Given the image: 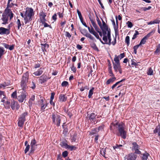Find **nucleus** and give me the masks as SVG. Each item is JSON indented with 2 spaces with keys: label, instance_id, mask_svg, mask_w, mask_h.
Instances as JSON below:
<instances>
[{
  "label": "nucleus",
  "instance_id": "f257e3e1",
  "mask_svg": "<svg viewBox=\"0 0 160 160\" xmlns=\"http://www.w3.org/2000/svg\"><path fill=\"white\" fill-rule=\"evenodd\" d=\"M113 127L117 129L118 131L116 134L118 136H121L123 139L126 138L127 132L125 130V125L123 123L116 122L112 123L110 126L111 130L113 129Z\"/></svg>",
  "mask_w": 160,
  "mask_h": 160
},
{
  "label": "nucleus",
  "instance_id": "f03ea898",
  "mask_svg": "<svg viewBox=\"0 0 160 160\" xmlns=\"http://www.w3.org/2000/svg\"><path fill=\"white\" fill-rule=\"evenodd\" d=\"M7 7L4 13L2 15V20L3 22L2 23L3 24H5L8 23V17H9L10 19H11L13 17V14L11 9H9Z\"/></svg>",
  "mask_w": 160,
  "mask_h": 160
},
{
  "label": "nucleus",
  "instance_id": "7ed1b4c3",
  "mask_svg": "<svg viewBox=\"0 0 160 160\" xmlns=\"http://www.w3.org/2000/svg\"><path fill=\"white\" fill-rule=\"evenodd\" d=\"M26 17L25 18V24L29 23L32 20V17L34 15L33 10L32 8H27L25 12Z\"/></svg>",
  "mask_w": 160,
  "mask_h": 160
},
{
  "label": "nucleus",
  "instance_id": "20e7f679",
  "mask_svg": "<svg viewBox=\"0 0 160 160\" xmlns=\"http://www.w3.org/2000/svg\"><path fill=\"white\" fill-rule=\"evenodd\" d=\"M28 78V73L24 74L23 76L21 82V86L22 89L24 90L27 87V83Z\"/></svg>",
  "mask_w": 160,
  "mask_h": 160
},
{
  "label": "nucleus",
  "instance_id": "39448f33",
  "mask_svg": "<svg viewBox=\"0 0 160 160\" xmlns=\"http://www.w3.org/2000/svg\"><path fill=\"white\" fill-rule=\"evenodd\" d=\"M52 122L53 123L58 126L60 125L61 120V117L59 115L56 114H53L52 115Z\"/></svg>",
  "mask_w": 160,
  "mask_h": 160
},
{
  "label": "nucleus",
  "instance_id": "423d86ee",
  "mask_svg": "<svg viewBox=\"0 0 160 160\" xmlns=\"http://www.w3.org/2000/svg\"><path fill=\"white\" fill-rule=\"evenodd\" d=\"M37 142L35 139H33L31 141L30 146L31 147L30 150L29 155H30L32 153H33L37 148Z\"/></svg>",
  "mask_w": 160,
  "mask_h": 160
},
{
  "label": "nucleus",
  "instance_id": "0eeeda50",
  "mask_svg": "<svg viewBox=\"0 0 160 160\" xmlns=\"http://www.w3.org/2000/svg\"><path fill=\"white\" fill-rule=\"evenodd\" d=\"M102 33L103 36L102 38L103 40L104 41V43H107V34L108 33V32H110V30H109L108 28L102 29Z\"/></svg>",
  "mask_w": 160,
  "mask_h": 160
},
{
  "label": "nucleus",
  "instance_id": "6e6552de",
  "mask_svg": "<svg viewBox=\"0 0 160 160\" xmlns=\"http://www.w3.org/2000/svg\"><path fill=\"white\" fill-rule=\"evenodd\" d=\"M137 157L135 153H131L125 156L124 160H135Z\"/></svg>",
  "mask_w": 160,
  "mask_h": 160
},
{
  "label": "nucleus",
  "instance_id": "1a4fd4ad",
  "mask_svg": "<svg viewBox=\"0 0 160 160\" xmlns=\"http://www.w3.org/2000/svg\"><path fill=\"white\" fill-rule=\"evenodd\" d=\"M26 97V95L25 93L22 92L17 97V99L18 101L21 102H22Z\"/></svg>",
  "mask_w": 160,
  "mask_h": 160
},
{
  "label": "nucleus",
  "instance_id": "9d476101",
  "mask_svg": "<svg viewBox=\"0 0 160 160\" xmlns=\"http://www.w3.org/2000/svg\"><path fill=\"white\" fill-rule=\"evenodd\" d=\"M113 68L116 72L119 71L120 74L122 73V70L120 64H113Z\"/></svg>",
  "mask_w": 160,
  "mask_h": 160
},
{
  "label": "nucleus",
  "instance_id": "9b49d317",
  "mask_svg": "<svg viewBox=\"0 0 160 160\" xmlns=\"http://www.w3.org/2000/svg\"><path fill=\"white\" fill-rule=\"evenodd\" d=\"M10 33L9 29L3 27L0 28V34L8 35Z\"/></svg>",
  "mask_w": 160,
  "mask_h": 160
},
{
  "label": "nucleus",
  "instance_id": "f8f14e48",
  "mask_svg": "<svg viewBox=\"0 0 160 160\" xmlns=\"http://www.w3.org/2000/svg\"><path fill=\"white\" fill-rule=\"evenodd\" d=\"M133 149L135 150V152L137 154H140L141 152L139 150V146L135 142H133L132 143Z\"/></svg>",
  "mask_w": 160,
  "mask_h": 160
},
{
  "label": "nucleus",
  "instance_id": "ddd939ff",
  "mask_svg": "<svg viewBox=\"0 0 160 160\" xmlns=\"http://www.w3.org/2000/svg\"><path fill=\"white\" fill-rule=\"evenodd\" d=\"M96 115L95 114L93 113H92L90 114H88L87 116V118L91 121H92L95 122L96 119Z\"/></svg>",
  "mask_w": 160,
  "mask_h": 160
},
{
  "label": "nucleus",
  "instance_id": "4468645a",
  "mask_svg": "<svg viewBox=\"0 0 160 160\" xmlns=\"http://www.w3.org/2000/svg\"><path fill=\"white\" fill-rule=\"evenodd\" d=\"M50 78H48L46 76H42L40 77V78L39 79V83L42 84L46 81H47Z\"/></svg>",
  "mask_w": 160,
  "mask_h": 160
},
{
  "label": "nucleus",
  "instance_id": "2eb2a0df",
  "mask_svg": "<svg viewBox=\"0 0 160 160\" xmlns=\"http://www.w3.org/2000/svg\"><path fill=\"white\" fill-rule=\"evenodd\" d=\"M107 43L106 44H108L109 45L111 44V32H108V33L107 34Z\"/></svg>",
  "mask_w": 160,
  "mask_h": 160
},
{
  "label": "nucleus",
  "instance_id": "dca6fc26",
  "mask_svg": "<svg viewBox=\"0 0 160 160\" xmlns=\"http://www.w3.org/2000/svg\"><path fill=\"white\" fill-rule=\"evenodd\" d=\"M59 100L60 102H65L67 99V97L64 94H61L59 97Z\"/></svg>",
  "mask_w": 160,
  "mask_h": 160
},
{
  "label": "nucleus",
  "instance_id": "f3484780",
  "mask_svg": "<svg viewBox=\"0 0 160 160\" xmlns=\"http://www.w3.org/2000/svg\"><path fill=\"white\" fill-rule=\"evenodd\" d=\"M109 150V149L107 148H102L100 150L101 154L103 156L105 157V154H107V152Z\"/></svg>",
  "mask_w": 160,
  "mask_h": 160
},
{
  "label": "nucleus",
  "instance_id": "a211bd4d",
  "mask_svg": "<svg viewBox=\"0 0 160 160\" xmlns=\"http://www.w3.org/2000/svg\"><path fill=\"white\" fill-rule=\"evenodd\" d=\"M43 68H40L38 70L35 72L33 74L36 76H38L41 75L43 72Z\"/></svg>",
  "mask_w": 160,
  "mask_h": 160
},
{
  "label": "nucleus",
  "instance_id": "6ab92c4d",
  "mask_svg": "<svg viewBox=\"0 0 160 160\" xmlns=\"http://www.w3.org/2000/svg\"><path fill=\"white\" fill-rule=\"evenodd\" d=\"M153 132L154 133H158V136L160 137V126H157L154 130Z\"/></svg>",
  "mask_w": 160,
  "mask_h": 160
},
{
  "label": "nucleus",
  "instance_id": "aec40b11",
  "mask_svg": "<svg viewBox=\"0 0 160 160\" xmlns=\"http://www.w3.org/2000/svg\"><path fill=\"white\" fill-rule=\"evenodd\" d=\"M116 79V78L115 77H113L112 78H110L108 80L106 83L107 84H109L111 83H112L115 81Z\"/></svg>",
  "mask_w": 160,
  "mask_h": 160
},
{
  "label": "nucleus",
  "instance_id": "412c9836",
  "mask_svg": "<svg viewBox=\"0 0 160 160\" xmlns=\"http://www.w3.org/2000/svg\"><path fill=\"white\" fill-rule=\"evenodd\" d=\"M114 61L115 62H113V64H120L119 59L116 55H115Z\"/></svg>",
  "mask_w": 160,
  "mask_h": 160
},
{
  "label": "nucleus",
  "instance_id": "4be33fe9",
  "mask_svg": "<svg viewBox=\"0 0 160 160\" xmlns=\"http://www.w3.org/2000/svg\"><path fill=\"white\" fill-rule=\"evenodd\" d=\"M17 104V102L13 100L12 101L11 103V107L12 109L14 110L16 108V106Z\"/></svg>",
  "mask_w": 160,
  "mask_h": 160
},
{
  "label": "nucleus",
  "instance_id": "5701e85b",
  "mask_svg": "<svg viewBox=\"0 0 160 160\" xmlns=\"http://www.w3.org/2000/svg\"><path fill=\"white\" fill-rule=\"evenodd\" d=\"M93 34L96 37V38L97 39H99L100 42L103 44H105V43H104V42H103L101 40V39L99 38V37L98 34L96 32H94V33Z\"/></svg>",
  "mask_w": 160,
  "mask_h": 160
},
{
  "label": "nucleus",
  "instance_id": "b1692460",
  "mask_svg": "<svg viewBox=\"0 0 160 160\" xmlns=\"http://www.w3.org/2000/svg\"><path fill=\"white\" fill-rule=\"evenodd\" d=\"M46 13L42 11L39 13V15L40 16V19L45 18V17L46 16Z\"/></svg>",
  "mask_w": 160,
  "mask_h": 160
},
{
  "label": "nucleus",
  "instance_id": "393cba45",
  "mask_svg": "<svg viewBox=\"0 0 160 160\" xmlns=\"http://www.w3.org/2000/svg\"><path fill=\"white\" fill-rule=\"evenodd\" d=\"M41 46H42V48L43 51H44V49L46 51V49L48 48L49 47L48 44H41Z\"/></svg>",
  "mask_w": 160,
  "mask_h": 160
},
{
  "label": "nucleus",
  "instance_id": "a878e982",
  "mask_svg": "<svg viewBox=\"0 0 160 160\" xmlns=\"http://www.w3.org/2000/svg\"><path fill=\"white\" fill-rule=\"evenodd\" d=\"M155 30L154 29L152 30L151 32L148 33L144 37H146V38L147 39L148 38H149L151 35H152L153 34L155 33Z\"/></svg>",
  "mask_w": 160,
  "mask_h": 160
},
{
  "label": "nucleus",
  "instance_id": "bb28decb",
  "mask_svg": "<svg viewBox=\"0 0 160 160\" xmlns=\"http://www.w3.org/2000/svg\"><path fill=\"white\" fill-rule=\"evenodd\" d=\"M25 120L21 119L19 118V121L18 122V126L21 127H22Z\"/></svg>",
  "mask_w": 160,
  "mask_h": 160
},
{
  "label": "nucleus",
  "instance_id": "cd10ccee",
  "mask_svg": "<svg viewBox=\"0 0 160 160\" xmlns=\"http://www.w3.org/2000/svg\"><path fill=\"white\" fill-rule=\"evenodd\" d=\"M10 85V83L8 82H4V83L0 84V88H4Z\"/></svg>",
  "mask_w": 160,
  "mask_h": 160
},
{
  "label": "nucleus",
  "instance_id": "c85d7f7f",
  "mask_svg": "<svg viewBox=\"0 0 160 160\" xmlns=\"http://www.w3.org/2000/svg\"><path fill=\"white\" fill-rule=\"evenodd\" d=\"M27 115V112H25L22 114L19 118L25 121V117Z\"/></svg>",
  "mask_w": 160,
  "mask_h": 160
},
{
  "label": "nucleus",
  "instance_id": "c756f323",
  "mask_svg": "<svg viewBox=\"0 0 160 160\" xmlns=\"http://www.w3.org/2000/svg\"><path fill=\"white\" fill-rule=\"evenodd\" d=\"M102 27H101V28H100L101 29H107V28H108V26H107V25H106L104 21L102 19Z\"/></svg>",
  "mask_w": 160,
  "mask_h": 160
},
{
  "label": "nucleus",
  "instance_id": "7c9ffc66",
  "mask_svg": "<svg viewBox=\"0 0 160 160\" xmlns=\"http://www.w3.org/2000/svg\"><path fill=\"white\" fill-rule=\"evenodd\" d=\"M125 80V79H123L122 80H121V81L117 82L115 84H114L113 86H112V89H113L115 87H116L118 84L119 83H120L121 82H122Z\"/></svg>",
  "mask_w": 160,
  "mask_h": 160
},
{
  "label": "nucleus",
  "instance_id": "2f4dec72",
  "mask_svg": "<svg viewBox=\"0 0 160 160\" xmlns=\"http://www.w3.org/2000/svg\"><path fill=\"white\" fill-rule=\"evenodd\" d=\"M94 89V88H92L89 91L88 97L89 98H90L91 97L92 95L93 94V91Z\"/></svg>",
  "mask_w": 160,
  "mask_h": 160
},
{
  "label": "nucleus",
  "instance_id": "473e14b6",
  "mask_svg": "<svg viewBox=\"0 0 160 160\" xmlns=\"http://www.w3.org/2000/svg\"><path fill=\"white\" fill-rule=\"evenodd\" d=\"M147 39L146 38V37H144L142 40H141L140 42L139 43L140 45H141L142 44H144L147 40Z\"/></svg>",
  "mask_w": 160,
  "mask_h": 160
},
{
  "label": "nucleus",
  "instance_id": "72a5a7b5",
  "mask_svg": "<svg viewBox=\"0 0 160 160\" xmlns=\"http://www.w3.org/2000/svg\"><path fill=\"white\" fill-rule=\"evenodd\" d=\"M147 74L149 75H152L153 74V71L151 68H149L147 72Z\"/></svg>",
  "mask_w": 160,
  "mask_h": 160
},
{
  "label": "nucleus",
  "instance_id": "f704fd0d",
  "mask_svg": "<svg viewBox=\"0 0 160 160\" xmlns=\"http://www.w3.org/2000/svg\"><path fill=\"white\" fill-rule=\"evenodd\" d=\"M83 35L86 37L89 38L91 40H93L94 38L92 37L91 35L88 33H86L85 34H83Z\"/></svg>",
  "mask_w": 160,
  "mask_h": 160
},
{
  "label": "nucleus",
  "instance_id": "c9c22d12",
  "mask_svg": "<svg viewBox=\"0 0 160 160\" xmlns=\"http://www.w3.org/2000/svg\"><path fill=\"white\" fill-rule=\"evenodd\" d=\"M89 18L90 19V20L93 27L94 28L95 27H96V26H97V25H96L93 19L91 18L90 17H89Z\"/></svg>",
  "mask_w": 160,
  "mask_h": 160
},
{
  "label": "nucleus",
  "instance_id": "e433bc0d",
  "mask_svg": "<svg viewBox=\"0 0 160 160\" xmlns=\"http://www.w3.org/2000/svg\"><path fill=\"white\" fill-rule=\"evenodd\" d=\"M77 12L81 21H82L83 18L81 12L78 9L77 10Z\"/></svg>",
  "mask_w": 160,
  "mask_h": 160
},
{
  "label": "nucleus",
  "instance_id": "4c0bfd02",
  "mask_svg": "<svg viewBox=\"0 0 160 160\" xmlns=\"http://www.w3.org/2000/svg\"><path fill=\"white\" fill-rule=\"evenodd\" d=\"M135 33H134L132 38V39L133 40L135 39L137 37L138 35L139 34V32L137 31H135Z\"/></svg>",
  "mask_w": 160,
  "mask_h": 160
},
{
  "label": "nucleus",
  "instance_id": "58836bf2",
  "mask_svg": "<svg viewBox=\"0 0 160 160\" xmlns=\"http://www.w3.org/2000/svg\"><path fill=\"white\" fill-rule=\"evenodd\" d=\"M35 99V96L34 95H32L29 100V104L32 105V101L34 100Z\"/></svg>",
  "mask_w": 160,
  "mask_h": 160
},
{
  "label": "nucleus",
  "instance_id": "ea45409f",
  "mask_svg": "<svg viewBox=\"0 0 160 160\" xmlns=\"http://www.w3.org/2000/svg\"><path fill=\"white\" fill-rule=\"evenodd\" d=\"M129 37L128 36H127L126 37L125 39V42L128 45H129Z\"/></svg>",
  "mask_w": 160,
  "mask_h": 160
},
{
  "label": "nucleus",
  "instance_id": "a19ab883",
  "mask_svg": "<svg viewBox=\"0 0 160 160\" xmlns=\"http://www.w3.org/2000/svg\"><path fill=\"white\" fill-rule=\"evenodd\" d=\"M160 52V44H159L157 47L156 50L155 51V53H159Z\"/></svg>",
  "mask_w": 160,
  "mask_h": 160
},
{
  "label": "nucleus",
  "instance_id": "79ce46f5",
  "mask_svg": "<svg viewBox=\"0 0 160 160\" xmlns=\"http://www.w3.org/2000/svg\"><path fill=\"white\" fill-rule=\"evenodd\" d=\"M61 145L62 147L65 148H67L68 146V145L66 143L64 142H62L61 143Z\"/></svg>",
  "mask_w": 160,
  "mask_h": 160
},
{
  "label": "nucleus",
  "instance_id": "37998d69",
  "mask_svg": "<svg viewBox=\"0 0 160 160\" xmlns=\"http://www.w3.org/2000/svg\"><path fill=\"white\" fill-rule=\"evenodd\" d=\"M2 98H6V97L4 94V92L0 91V99Z\"/></svg>",
  "mask_w": 160,
  "mask_h": 160
},
{
  "label": "nucleus",
  "instance_id": "c03bdc74",
  "mask_svg": "<svg viewBox=\"0 0 160 160\" xmlns=\"http://www.w3.org/2000/svg\"><path fill=\"white\" fill-rule=\"evenodd\" d=\"M67 148L70 149L71 151H72L73 150H75L76 148L73 146H69L68 145Z\"/></svg>",
  "mask_w": 160,
  "mask_h": 160
},
{
  "label": "nucleus",
  "instance_id": "a18cd8bd",
  "mask_svg": "<svg viewBox=\"0 0 160 160\" xmlns=\"http://www.w3.org/2000/svg\"><path fill=\"white\" fill-rule=\"evenodd\" d=\"M148 154L147 153L144 154L143 155L142 160H147Z\"/></svg>",
  "mask_w": 160,
  "mask_h": 160
},
{
  "label": "nucleus",
  "instance_id": "49530a36",
  "mask_svg": "<svg viewBox=\"0 0 160 160\" xmlns=\"http://www.w3.org/2000/svg\"><path fill=\"white\" fill-rule=\"evenodd\" d=\"M126 24L128 25V28H131L133 26V24L132 22L130 21H128L127 22H126Z\"/></svg>",
  "mask_w": 160,
  "mask_h": 160
},
{
  "label": "nucleus",
  "instance_id": "de8ad7c7",
  "mask_svg": "<svg viewBox=\"0 0 160 160\" xmlns=\"http://www.w3.org/2000/svg\"><path fill=\"white\" fill-rule=\"evenodd\" d=\"M26 146V148L24 150V152L25 153H26L27 152L29 151L30 148V146L28 144Z\"/></svg>",
  "mask_w": 160,
  "mask_h": 160
},
{
  "label": "nucleus",
  "instance_id": "09e8293b",
  "mask_svg": "<svg viewBox=\"0 0 160 160\" xmlns=\"http://www.w3.org/2000/svg\"><path fill=\"white\" fill-rule=\"evenodd\" d=\"M17 24L18 25V29H19L20 27L21 26V22L20 20L19 19H18L17 22Z\"/></svg>",
  "mask_w": 160,
  "mask_h": 160
},
{
  "label": "nucleus",
  "instance_id": "8fccbe9b",
  "mask_svg": "<svg viewBox=\"0 0 160 160\" xmlns=\"http://www.w3.org/2000/svg\"><path fill=\"white\" fill-rule=\"evenodd\" d=\"M65 34L66 37H68L69 38L71 37V35L67 31L65 32Z\"/></svg>",
  "mask_w": 160,
  "mask_h": 160
},
{
  "label": "nucleus",
  "instance_id": "3c124183",
  "mask_svg": "<svg viewBox=\"0 0 160 160\" xmlns=\"http://www.w3.org/2000/svg\"><path fill=\"white\" fill-rule=\"evenodd\" d=\"M71 70L73 72H76V68L74 66V64L73 63L72 64V66L71 67Z\"/></svg>",
  "mask_w": 160,
  "mask_h": 160
},
{
  "label": "nucleus",
  "instance_id": "603ef678",
  "mask_svg": "<svg viewBox=\"0 0 160 160\" xmlns=\"http://www.w3.org/2000/svg\"><path fill=\"white\" fill-rule=\"evenodd\" d=\"M91 47L94 49L96 50L98 49V48L94 43H92L91 44Z\"/></svg>",
  "mask_w": 160,
  "mask_h": 160
},
{
  "label": "nucleus",
  "instance_id": "864d4df0",
  "mask_svg": "<svg viewBox=\"0 0 160 160\" xmlns=\"http://www.w3.org/2000/svg\"><path fill=\"white\" fill-rule=\"evenodd\" d=\"M97 21L99 25L100 28H101L102 27V23L100 21V20L99 19V18L97 16Z\"/></svg>",
  "mask_w": 160,
  "mask_h": 160
},
{
  "label": "nucleus",
  "instance_id": "5fc2aeb1",
  "mask_svg": "<svg viewBox=\"0 0 160 160\" xmlns=\"http://www.w3.org/2000/svg\"><path fill=\"white\" fill-rule=\"evenodd\" d=\"M11 96L13 98H17V92L16 91H15L14 92H13L11 95Z\"/></svg>",
  "mask_w": 160,
  "mask_h": 160
},
{
  "label": "nucleus",
  "instance_id": "6e6d98bb",
  "mask_svg": "<svg viewBox=\"0 0 160 160\" xmlns=\"http://www.w3.org/2000/svg\"><path fill=\"white\" fill-rule=\"evenodd\" d=\"M30 87L33 89H34L35 88V84L34 83V82L32 81V82L30 84Z\"/></svg>",
  "mask_w": 160,
  "mask_h": 160
},
{
  "label": "nucleus",
  "instance_id": "4d7b16f0",
  "mask_svg": "<svg viewBox=\"0 0 160 160\" xmlns=\"http://www.w3.org/2000/svg\"><path fill=\"white\" fill-rule=\"evenodd\" d=\"M125 56V54L124 53L121 54L120 55L118 56V57L120 59L123 58Z\"/></svg>",
  "mask_w": 160,
  "mask_h": 160
},
{
  "label": "nucleus",
  "instance_id": "13d9d810",
  "mask_svg": "<svg viewBox=\"0 0 160 160\" xmlns=\"http://www.w3.org/2000/svg\"><path fill=\"white\" fill-rule=\"evenodd\" d=\"M122 145H118L117 144L115 146H113V148L114 149H115L116 148H119L121 147H122Z\"/></svg>",
  "mask_w": 160,
  "mask_h": 160
},
{
  "label": "nucleus",
  "instance_id": "bf43d9fd",
  "mask_svg": "<svg viewBox=\"0 0 160 160\" xmlns=\"http://www.w3.org/2000/svg\"><path fill=\"white\" fill-rule=\"evenodd\" d=\"M68 84V82L67 81H64L62 83V86L66 87L67 86Z\"/></svg>",
  "mask_w": 160,
  "mask_h": 160
},
{
  "label": "nucleus",
  "instance_id": "052dcab7",
  "mask_svg": "<svg viewBox=\"0 0 160 160\" xmlns=\"http://www.w3.org/2000/svg\"><path fill=\"white\" fill-rule=\"evenodd\" d=\"M68 155V152L67 151H65L62 152V155L64 157H66Z\"/></svg>",
  "mask_w": 160,
  "mask_h": 160
},
{
  "label": "nucleus",
  "instance_id": "680f3d73",
  "mask_svg": "<svg viewBox=\"0 0 160 160\" xmlns=\"http://www.w3.org/2000/svg\"><path fill=\"white\" fill-rule=\"evenodd\" d=\"M44 25V27H49L50 28H52V27L51 26L48 25V24L47 23H46V22L45 23H44V24H43Z\"/></svg>",
  "mask_w": 160,
  "mask_h": 160
},
{
  "label": "nucleus",
  "instance_id": "e2e57ef3",
  "mask_svg": "<svg viewBox=\"0 0 160 160\" xmlns=\"http://www.w3.org/2000/svg\"><path fill=\"white\" fill-rule=\"evenodd\" d=\"M40 19V20L41 21V22L42 23V24H43L44 23L46 22V19L45 18Z\"/></svg>",
  "mask_w": 160,
  "mask_h": 160
},
{
  "label": "nucleus",
  "instance_id": "0e129e2a",
  "mask_svg": "<svg viewBox=\"0 0 160 160\" xmlns=\"http://www.w3.org/2000/svg\"><path fill=\"white\" fill-rule=\"evenodd\" d=\"M89 32L92 34H93V33L95 32L94 29L92 27H91V29L90 30V31H89Z\"/></svg>",
  "mask_w": 160,
  "mask_h": 160
},
{
  "label": "nucleus",
  "instance_id": "69168bd1",
  "mask_svg": "<svg viewBox=\"0 0 160 160\" xmlns=\"http://www.w3.org/2000/svg\"><path fill=\"white\" fill-rule=\"evenodd\" d=\"M76 140V136L74 135L71 138V141L72 142H74Z\"/></svg>",
  "mask_w": 160,
  "mask_h": 160
},
{
  "label": "nucleus",
  "instance_id": "338daca9",
  "mask_svg": "<svg viewBox=\"0 0 160 160\" xmlns=\"http://www.w3.org/2000/svg\"><path fill=\"white\" fill-rule=\"evenodd\" d=\"M103 128H104V126L103 125L100 126L99 127H98V131L100 130H102L103 129Z\"/></svg>",
  "mask_w": 160,
  "mask_h": 160
},
{
  "label": "nucleus",
  "instance_id": "774afa93",
  "mask_svg": "<svg viewBox=\"0 0 160 160\" xmlns=\"http://www.w3.org/2000/svg\"><path fill=\"white\" fill-rule=\"evenodd\" d=\"M57 16L56 14H55L52 16V18L54 21H55L57 19Z\"/></svg>",
  "mask_w": 160,
  "mask_h": 160
}]
</instances>
